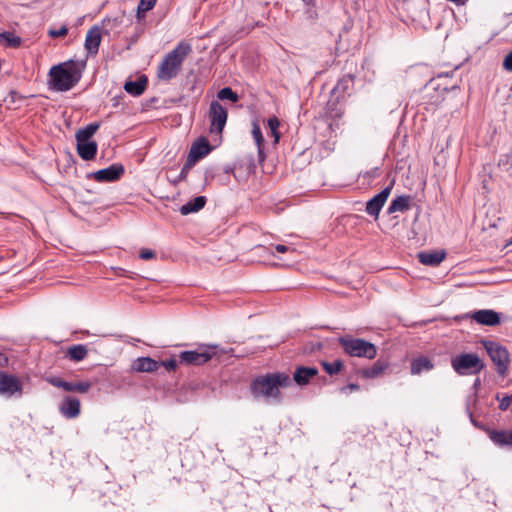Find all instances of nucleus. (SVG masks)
<instances>
[{
    "label": "nucleus",
    "mask_w": 512,
    "mask_h": 512,
    "mask_svg": "<svg viewBox=\"0 0 512 512\" xmlns=\"http://www.w3.org/2000/svg\"><path fill=\"white\" fill-rule=\"evenodd\" d=\"M158 363H160V367H165L168 371H175L178 366V362L175 358H170L165 361H158Z\"/></svg>",
    "instance_id": "obj_39"
},
{
    "label": "nucleus",
    "mask_w": 512,
    "mask_h": 512,
    "mask_svg": "<svg viewBox=\"0 0 512 512\" xmlns=\"http://www.w3.org/2000/svg\"><path fill=\"white\" fill-rule=\"evenodd\" d=\"M190 52V44L180 42L172 51L167 53L160 62L157 69L158 79L162 81H170L175 78Z\"/></svg>",
    "instance_id": "obj_3"
},
{
    "label": "nucleus",
    "mask_w": 512,
    "mask_h": 512,
    "mask_svg": "<svg viewBox=\"0 0 512 512\" xmlns=\"http://www.w3.org/2000/svg\"><path fill=\"white\" fill-rule=\"evenodd\" d=\"M338 343L350 357L372 360L377 356V347L365 339L344 335L338 338Z\"/></svg>",
    "instance_id": "obj_4"
},
{
    "label": "nucleus",
    "mask_w": 512,
    "mask_h": 512,
    "mask_svg": "<svg viewBox=\"0 0 512 512\" xmlns=\"http://www.w3.org/2000/svg\"><path fill=\"white\" fill-rule=\"evenodd\" d=\"M46 381L54 387L61 388L67 392L87 393L92 387L90 381L68 382L57 376L46 377Z\"/></svg>",
    "instance_id": "obj_9"
},
{
    "label": "nucleus",
    "mask_w": 512,
    "mask_h": 512,
    "mask_svg": "<svg viewBox=\"0 0 512 512\" xmlns=\"http://www.w3.org/2000/svg\"><path fill=\"white\" fill-rule=\"evenodd\" d=\"M133 370L136 372L152 373L160 368V363L150 357H139L132 364Z\"/></svg>",
    "instance_id": "obj_20"
},
{
    "label": "nucleus",
    "mask_w": 512,
    "mask_h": 512,
    "mask_svg": "<svg viewBox=\"0 0 512 512\" xmlns=\"http://www.w3.org/2000/svg\"><path fill=\"white\" fill-rule=\"evenodd\" d=\"M252 136L254 138L255 144L257 146V152H258V161L260 163L264 162L266 155L264 152V137L262 135V131L260 126L257 123H253L252 125Z\"/></svg>",
    "instance_id": "obj_27"
},
{
    "label": "nucleus",
    "mask_w": 512,
    "mask_h": 512,
    "mask_svg": "<svg viewBox=\"0 0 512 512\" xmlns=\"http://www.w3.org/2000/svg\"><path fill=\"white\" fill-rule=\"evenodd\" d=\"M318 374L314 367L298 366L293 373V380L299 386L307 385Z\"/></svg>",
    "instance_id": "obj_19"
},
{
    "label": "nucleus",
    "mask_w": 512,
    "mask_h": 512,
    "mask_svg": "<svg viewBox=\"0 0 512 512\" xmlns=\"http://www.w3.org/2000/svg\"><path fill=\"white\" fill-rule=\"evenodd\" d=\"M206 201L207 199L205 196H197L194 199L188 201L186 204L182 205L179 211L182 215L198 212L205 206Z\"/></svg>",
    "instance_id": "obj_24"
},
{
    "label": "nucleus",
    "mask_w": 512,
    "mask_h": 512,
    "mask_svg": "<svg viewBox=\"0 0 512 512\" xmlns=\"http://www.w3.org/2000/svg\"><path fill=\"white\" fill-rule=\"evenodd\" d=\"M483 345L492 362L496 365L497 373L502 377L506 376L510 363L507 349L494 341H484Z\"/></svg>",
    "instance_id": "obj_7"
},
{
    "label": "nucleus",
    "mask_w": 512,
    "mask_h": 512,
    "mask_svg": "<svg viewBox=\"0 0 512 512\" xmlns=\"http://www.w3.org/2000/svg\"><path fill=\"white\" fill-rule=\"evenodd\" d=\"M60 414L66 419H74L80 415V400L73 396H64L58 406Z\"/></svg>",
    "instance_id": "obj_15"
},
{
    "label": "nucleus",
    "mask_w": 512,
    "mask_h": 512,
    "mask_svg": "<svg viewBox=\"0 0 512 512\" xmlns=\"http://www.w3.org/2000/svg\"><path fill=\"white\" fill-rule=\"evenodd\" d=\"M0 394L6 397L20 396L22 383L15 375L0 371Z\"/></svg>",
    "instance_id": "obj_10"
},
{
    "label": "nucleus",
    "mask_w": 512,
    "mask_h": 512,
    "mask_svg": "<svg viewBox=\"0 0 512 512\" xmlns=\"http://www.w3.org/2000/svg\"><path fill=\"white\" fill-rule=\"evenodd\" d=\"M496 400L499 402V409L501 411H506L510 407L512 403V395H503L501 396L499 393L496 395Z\"/></svg>",
    "instance_id": "obj_37"
},
{
    "label": "nucleus",
    "mask_w": 512,
    "mask_h": 512,
    "mask_svg": "<svg viewBox=\"0 0 512 512\" xmlns=\"http://www.w3.org/2000/svg\"><path fill=\"white\" fill-rule=\"evenodd\" d=\"M490 439L498 446H510L512 447V430H491L489 432Z\"/></svg>",
    "instance_id": "obj_23"
},
{
    "label": "nucleus",
    "mask_w": 512,
    "mask_h": 512,
    "mask_svg": "<svg viewBox=\"0 0 512 512\" xmlns=\"http://www.w3.org/2000/svg\"><path fill=\"white\" fill-rule=\"evenodd\" d=\"M389 367V362L384 359H378L370 367L359 370V375L364 379H375L382 376Z\"/></svg>",
    "instance_id": "obj_17"
},
{
    "label": "nucleus",
    "mask_w": 512,
    "mask_h": 512,
    "mask_svg": "<svg viewBox=\"0 0 512 512\" xmlns=\"http://www.w3.org/2000/svg\"><path fill=\"white\" fill-rule=\"evenodd\" d=\"M192 167H187V161L185 162L184 166L182 167L181 169V172L179 174V179L180 180H183L187 177V174L189 172V170L191 169Z\"/></svg>",
    "instance_id": "obj_44"
},
{
    "label": "nucleus",
    "mask_w": 512,
    "mask_h": 512,
    "mask_svg": "<svg viewBox=\"0 0 512 512\" xmlns=\"http://www.w3.org/2000/svg\"><path fill=\"white\" fill-rule=\"evenodd\" d=\"M88 354V349L83 344H77L69 347L66 352V356L75 362L82 361L86 358Z\"/></svg>",
    "instance_id": "obj_30"
},
{
    "label": "nucleus",
    "mask_w": 512,
    "mask_h": 512,
    "mask_svg": "<svg viewBox=\"0 0 512 512\" xmlns=\"http://www.w3.org/2000/svg\"><path fill=\"white\" fill-rule=\"evenodd\" d=\"M451 366L459 375L477 374L484 368L483 362L474 353H463L453 357Z\"/></svg>",
    "instance_id": "obj_6"
},
{
    "label": "nucleus",
    "mask_w": 512,
    "mask_h": 512,
    "mask_svg": "<svg viewBox=\"0 0 512 512\" xmlns=\"http://www.w3.org/2000/svg\"><path fill=\"white\" fill-rule=\"evenodd\" d=\"M359 390H360V386L356 383H349L348 385H346L340 389L341 393H348V392H354V391H359Z\"/></svg>",
    "instance_id": "obj_42"
},
{
    "label": "nucleus",
    "mask_w": 512,
    "mask_h": 512,
    "mask_svg": "<svg viewBox=\"0 0 512 512\" xmlns=\"http://www.w3.org/2000/svg\"><path fill=\"white\" fill-rule=\"evenodd\" d=\"M292 380L285 372L267 373L255 377L250 383V392L255 399L282 400L280 388L291 386Z\"/></svg>",
    "instance_id": "obj_1"
},
{
    "label": "nucleus",
    "mask_w": 512,
    "mask_h": 512,
    "mask_svg": "<svg viewBox=\"0 0 512 512\" xmlns=\"http://www.w3.org/2000/svg\"><path fill=\"white\" fill-rule=\"evenodd\" d=\"M157 0H140L138 7H137V18L140 20L144 18V13L151 10Z\"/></svg>",
    "instance_id": "obj_35"
},
{
    "label": "nucleus",
    "mask_w": 512,
    "mask_h": 512,
    "mask_svg": "<svg viewBox=\"0 0 512 512\" xmlns=\"http://www.w3.org/2000/svg\"><path fill=\"white\" fill-rule=\"evenodd\" d=\"M433 368V362L425 356H420L411 361V374L413 375H419L423 371H430Z\"/></svg>",
    "instance_id": "obj_26"
},
{
    "label": "nucleus",
    "mask_w": 512,
    "mask_h": 512,
    "mask_svg": "<svg viewBox=\"0 0 512 512\" xmlns=\"http://www.w3.org/2000/svg\"><path fill=\"white\" fill-rule=\"evenodd\" d=\"M8 364V358L3 353H0V367H4Z\"/></svg>",
    "instance_id": "obj_45"
},
{
    "label": "nucleus",
    "mask_w": 512,
    "mask_h": 512,
    "mask_svg": "<svg viewBox=\"0 0 512 512\" xmlns=\"http://www.w3.org/2000/svg\"><path fill=\"white\" fill-rule=\"evenodd\" d=\"M99 127V123L93 122L88 124L84 128L79 129L75 135L76 141H92L91 138L97 132Z\"/></svg>",
    "instance_id": "obj_29"
},
{
    "label": "nucleus",
    "mask_w": 512,
    "mask_h": 512,
    "mask_svg": "<svg viewBox=\"0 0 512 512\" xmlns=\"http://www.w3.org/2000/svg\"><path fill=\"white\" fill-rule=\"evenodd\" d=\"M392 190V184L385 187L382 191L372 197L367 203L365 211L370 216H373L375 219H378L379 213L387 201Z\"/></svg>",
    "instance_id": "obj_11"
},
{
    "label": "nucleus",
    "mask_w": 512,
    "mask_h": 512,
    "mask_svg": "<svg viewBox=\"0 0 512 512\" xmlns=\"http://www.w3.org/2000/svg\"><path fill=\"white\" fill-rule=\"evenodd\" d=\"M446 253L444 251H423L418 253V260L426 266H438L444 259Z\"/></svg>",
    "instance_id": "obj_21"
},
{
    "label": "nucleus",
    "mask_w": 512,
    "mask_h": 512,
    "mask_svg": "<svg viewBox=\"0 0 512 512\" xmlns=\"http://www.w3.org/2000/svg\"><path fill=\"white\" fill-rule=\"evenodd\" d=\"M77 153L86 161L93 160L97 154L98 145L96 141H77Z\"/></svg>",
    "instance_id": "obj_22"
},
{
    "label": "nucleus",
    "mask_w": 512,
    "mask_h": 512,
    "mask_svg": "<svg viewBox=\"0 0 512 512\" xmlns=\"http://www.w3.org/2000/svg\"><path fill=\"white\" fill-rule=\"evenodd\" d=\"M0 43L9 48H19L22 44V38L10 31L0 33Z\"/></svg>",
    "instance_id": "obj_31"
},
{
    "label": "nucleus",
    "mask_w": 512,
    "mask_h": 512,
    "mask_svg": "<svg viewBox=\"0 0 512 512\" xmlns=\"http://www.w3.org/2000/svg\"><path fill=\"white\" fill-rule=\"evenodd\" d=\"M211 151V146L208 140L204 137L196 140L191 148L187 157V167H193L197 161L204 158Z\"/></svg>",
    "instance_id": "obj_12"
},
{
    "label": "nucleus",
    "mask_w": 512,
    "mask_h": 512,
    "mask_svg": "<svg viewBox=\"0 0 512 512\" xmlns=\"http://www.w3.org/2000/svg\"><path fill=\"white\" fill-rule=\"evenodd\" d=\"M321 366L324 371L330 376L337 375L343 368V361L340 359L335 360L334 362L322 361Z\"/></svg>",
    "instance_id": "obj_33"
},
{
    "label": "nucleus",
    "mask_w": 512,
    "mask_h": 512,
    "mask_svg": "<svg viewBox=\"0 0 512 512\" xmlns=\"http://www.w3.org/2000/svg\"><path fill=\"white\" fill-rule=\"evenodd\" d=\"M464 317L471 318L478 324L484 326H497L501 321L500 313L490 309L477 310L471 314H466Z\"/></svg>",
    "instance_id": "obj_13"
},
{
    "label": "nucleus",
    "mask_w": 512,
    "mask_h": 512,
    "mask_svg": "<svg viewBox=\"0 0 512 512\" xmlns=\"http://www.w3.org/2000/svg\"><path fill=\"white\" fill-rule=\"evenodd\" d=\"M139 257L143 260H150L155 258V252L151 249H142L140 251Z\"/></svg>",
    "instance_id": "obj_40"
},
{
    "label": "nucleus",
    "mask_w": 512,
    "mask_h": 512,
    "mask_svg": "<svg viewBox=\"0 0 512 512\" xmlns=\"http://www.w3.org/2000/svg\"><path fill=\"white\" fill-rule=\"evenodd\" d=\"M280 122L277 117H271L268 119V127L271 131L272 136L274 137V141L277 143L280 138V134L278 132Z\"/></svg>",
    "instance_id": "obj_36"
},
{
    "label": "nucleus",
    "mask_w": 512,
    "mask_h": 512,
    "mask_svg": "<svg viewBox=\"0 0 512 512\" xmlns=\"http://www.w3.org/2000/svg\"><path fill=\"white\" fill-rule=\"evenodd\" d=\"M503 68L506 71L512 72V51L505 56L503 61Z\"/></svg>",
    "instance_id": "obj_41"
},
{
    "label": "nucleus",
    "mask_w": 512,
    "mask_h": 512,
    "mask_svg": "<svg viewBox=\"0 0 512 512\" xmlns=\"http://www.w3.org/2000/svg\"><path fill=\"white\" fill-rule=\"evenodd\" d=\"M146 85V76H141L136 81H127L124 85V89L133 96H140L145 91Z\"/></svg>",
    "instance_id": "obj_28"
},
{
    "label": "nucleus",
    "mask_w": 512,
    "mask_h": 512,
    "mask_svg": "<svg viewBox=\"0 0 512 512\" xmlns=\"http://www.w3.org/2000/svg\"><path fill=\"white\" fill-rule=\"evenodd\" d=\"M68 33V27L66 25H62L59 29H49L48 36L51 38L64 37Z\"/></svg>",
    "instance_id": "obj_38"
},
{
    "label": "nucleus",
    "mask_w": 512,
    "mask_h": 512,
    "mask_svg": "<svg viewBox=\"0 0 512 512\" xmlns=\"http://www.w3.org/2000/svg\"><path fill=\"white\" fill-rule=\"evenodd\" d=\"M444 77L443 74H439L436 78L432 79L428 85L426 86V91L432 89L435 91V95H431L429 97V102L431 104H439L444 100L445 94L450 90L454 89L456 86L452 85L448 87L446 85H442L440 80Z\"/></svg>",
    "instance_id": "obj_16"
},
{
    "label": "nucleus",
    "mask_w": 512,
    "mask_h": 512,
    "mask_svg": "<svg viewBox=\"0 0 512 512\" xmlns=\"http://www.w3.org/2000/svg\"><path fill=\"white\" fill-rule=\"evenodd\" d=\"M84 67L73 60L55 65L49 72L50 84L56 91H69L80 81Z\"/></svg>",
    "instance_id": "obj_2"
},
{
    "label": "nucleus",
    "mask_w": 512,
    "mask_h": 512,
    "mask_svg": "<svg viewBox=\"0 0 512 512\" xmlns=\"http://www.w3.org/2000/svg\"><path fill=\"white\" fill-rule=\"evenodd\" d=\"M208 117L210 120V133L221 134L227 122V109L219 101L212 100L209 105Z\"/></svg>",
    "instance_id": "obj_8"
},
{
    "label": "nucleus",
    "mask_w": 512,
    "mask_h": 512,
    "mask_svg": "<svg viewBox=\"0 0 512 512\" xmlns=\"http://www.w3.org/2000/svg\"><path fill=\"white\" fill-rule=\"evenodd\" d=\"M124 166L120 163H114L107 168L98 170L93 173V178L97 182H114L124 175Z\"/></svg>",
    "instance_id": "obj_14"
},
{
    "label": "nucleus",
    "mask_w": 512,
    "mask_h": 512,
    "mask_svg": "<svg viewBox=\"0 0 512 512\" xmlns=\"http://www.w3.org/2000/svg\"><path fill=\"white\" fill-rule=\"evenodd\" d=\"M411 197L408 195H400L393 199L387 209L388 214L395 212H405L410 209Z\"/></svg>",
    "instance_id": "obj_25"
},
{
    "label": "nucleus",
    "mask_w": 512,
    "mask_h": 512,
    "mask_svg": "<svg viewBox=\"0 0 512 512\" xmlns=\"http://www.w3.org/2000/svg\"><path fill=\"white\" fill-rule=\"evenodd\" d=\"M102 35L98 26L91 27L85 38V49L89 55H96L101 44Z\"/></svg>",
    "instance_id": "obj_18"
},
{
    "label": "nucleus",
    "mask_w": 512,
    "mask_h": 512,
    "mask_svg": "<svg viewBox=\"0 0 512 512\" xmlns=\"http://www.w3.org/2000/svg\"><path fill=\"white\" fill-rule=\"evenodd\" d=\"M218 345L201 344L196 350L182 351L179 363L188 366H200L210 361L218 353Z\"/></svg>",
    "instance_id": "obj_5"
},
{
    "label": "nucleus",
    "mask_w": 512,
    "mask_h": 512,
    "mask_svg": "<svg viewBox=\"0 0 512 512\" xmlns=\"http://www.w3.org/2000/svg\"><path fill=\"white\" fill-rule=\"evenodd\" d=\"M272 247L278 252V253H286L288 251H294L293 248L289 247V246H286V245H282V244H277V245H272Z\"/></svg>",
    "instance_id": "obj_43"
},
{
    "label": "nucleus",
    "mask_w": 512,
    "mask_h": 512,
    "mask_svg": "<svg viewBox=\"0 0 512 512\" xmlns=\"http://www.w3.org/2000/svg\"><path fill=\"white\" fill-rule=\"evenodd\" d=\"M217 97L219 100H229L231 102H237L239 100L238 94L234 92L230 87H224L219 90Z\"/></svg>",
    "instance_id": "obj_34"
},
{
    "label": "nucleus",
    "mask_w": 512,
    "mask_h": 512,
    "mask_svg": "<svg viewBox=\"0 0 512 512\" xmlns=\"http://www.w3.org/2000/svg\"><path fill=\"white\" fill-rule=\"evenodd\" d=\"M354 85V76L352 74H347L343 76L336 86L333 89V92L338 93L339 95H344L348 93Z\"/></svg>",
    "instance_id": "obj_32"
}]
</instances>
